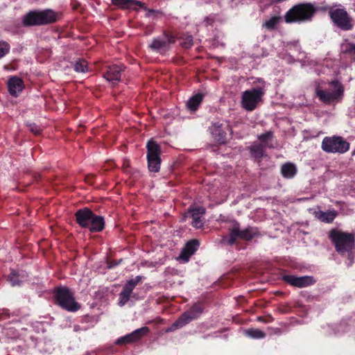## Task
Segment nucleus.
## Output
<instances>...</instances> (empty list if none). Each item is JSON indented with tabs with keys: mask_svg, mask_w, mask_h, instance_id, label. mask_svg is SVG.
Returning <instances> with one entry per match:
<instances>
[{
	"mask_svg": "<svg viewBox=\"0 0 355 355\" xmlns=\"http://www.w3.org/2000/svg\"><path fill=\"white\" fill-rule=\"evenodd\" d=\"M55 299L60 306L69 311H76L80 308L71 292L65 287L58 288L56 290Z\"/></svg>",
	"mask_w": 355,
	"mask_h": 355,
	"instance_id": "nucleus-12",
	"label": "nucleus"
},
{
	"mask_svg": "<svg viewBox=\"0 0 355 355\" xmlns=\"http://www.w3.org/2000/svg\"><path fill=\"white\" fill-rule=\"evenodd\" d=\"M203 311L202 307L198 304H194L189 311L184 312L171 327L166 329V332L174 331L197 319Z\"/></svg>",
	"mask_w": 355,
	"mask_h": 355,
	"instance_id": "nucleus-11",
	"label": "nucleus"
},
{
	"mask_svg": "<svg viewBox=\"0 0 355 355\" xmlns=\"http://www.w3.org/2000/svg\"><path fill=\"white\" fill-rule=\"evenodd\" d=\"M175 42L174 37L168 33H164L155 38L150 45V48L159 53H164L170 49V45Z\"/></svg>",
	"mask_w": 355,
	"mask_h": 355,
	"instance_id": "nucleus-14",
	"label": "nucleus"
},
{
	"mask_svg": "<svg viewBox=\"0 0 355 355\" xmlns=\"http://www.w3.org/2000/svg\"><path fill=\"white\" fill-rule=\"evenodd\" d=\"M112 3L122 9L137 10V7L144 8V3L137 0H112Z\"/></svg>",
	"mask_w": 355,
	"mask_h": 355,
	"instance_id": "nucleus-22",
	"label": "nucleus"
},
{
	"mask_svg": "<svg viewBox=\"0 0 355 355\" xmlns=\"http://www.w3.org/2000/svg\"><path fill=\"white\" fill-rule=\"evenodd\" d=\"M149 328L147 327H144L139 329H137L130 334H128L124 336H121L119 338L115 343L117 345H123V344H129L137 342L143 336L146 335L149 332Z\"/></svg>",
	"mask_w": 355,
	"mask_h": 355,
	"instance_id": "nucleus-15",
	"label": "nucleus"
},
{
	"mask_svg": "<svg viewBox=\"0 0 355 355\" xmlns=\"http://www.w3.org/2000/svg\"><path fill=\"white\" fill-rule=\"evenodd\" d=\"M329 13L334 24L341 30L349 31L353 28L352 19L344 8L331 7Z\"/></svg>",
	"mask_w": 355,
	"mask_h": 355,
	"instance_id": "nucleus-7",
	"label": "nucleus"
},
{
	"mask_svg": "<svg viewBox=\"0 0 355 355\" xmlns=\"http://www.w3.org/2000/svg\"><path fill=\"white\" fill-rule=\"evenodd\" d=\"M209 131L216 141L220 144L225 142L226 132L223 128V123L220 121L212 123L211 125L209 127Z\"/></svg>",
	"mask_w": 355,
	"mask_h": 355,
	"instance_id": "nucleus-19",
	"label": "nucleus"
},
{
	"mask_svg": "<svg viewBox=\"0 0 355 355\" xmlns=\"http://www.w3.org/2000/svg\"><path fill=\"white\" fill-rule=\"evenodd\" d=\"M273 137V133L271 131H268L263 134L258 135V139L266 147L272 148L273 146L270 144L268 141Z\"/></svg>",
	"mask_w": 355,
	"mask_h": 355,
	"instance_id": "nucleus-29",
	"label": "nucleus"
},
{
	"mask_svg": "<svg viewBox=\"0 0 355 355\" xmlns=\"http://www.w3.org/2000/svg\"><path fill=\"white\" fill-rule=\"evenodd\" d=\"M329 237L335 245L336 251L340 254L349 252L354 245V236L352 234L343 232L338 230H332L329 233ZM350 262H352L351 253H348Z\"/></svg>",
	"mask_w": 355,
	"mask_h": 355,
	"instance_id": "nucleus-3",
	"label": "nucleus"
},
{
	"mask_svg": "<svg viewBox=\"0 0 355 355\" xmlns=\"http://www.w3.org/2000/svg\"><path fill=\"white\" fill-rule=\"evenodd\" d=\"M263 144H254L250 147L251 155L255 158H261L265 155V148Z\"/></svg>",
	"mask_w": 355,
	"mask_h": 355,
	"instance_id": "nucleus-27",
	"label": "nucleus"
},
{
	"mask_svg": "<svg viewBox=\"0 0 355 355\" xmlns=\"http://www.w3.org/2000/svg\"><path fill=\"white\" fill-rule=\"evenodd\" d=\"M245 335L254 339H261L266 337V334L258 329H249L245 330Z\"/></svg>",
	"mask_w": 355,
	"mask_h": 355,
	"instance_id": "nucleus-28",
	"label": "nucleus"
},
{
	"mask_svg": "<svg viewBox=\"0 0 355 355\" xmlns=\"http://www.w3.org/2000/svg\"><path fill=\"white\" fill-rule=\"evenodd\" d=\"M341 51L345 53H355V44L348 42H345L341 44Z\"/></svg>",
	"mask_w": 355,
	"mask_h": 355,
	"instance_id": "nucleus-33",
	"label": "nucleus"
},
{
	"mask_svg": "<svg viewBox=\"0 0 355 355\" xmlns=\"http://www.w3.org/2000/svg\"><path fill=\"white\" fill-rule=\"evenodd\" d=\"M315 218L322 222L327 223H331L338 215V212L336 210H328L327 211H323L321 210L315 211L314 212Z\"/></svg>",
	"mask_w": 355,
	"mask_h": 355,
	"instance_id": "nucleus-24",
	"label": "nucleus"
},
{
	"mask_svg": "<svg viewBox=\"0 0 355 355\" xmlns=\"http://www.w3.org/2000/svg\"><path fill=\"white\" fill-rule=\"evenodd\" d=\"M141 8L146 11V17L156 18L158 17L159 15L162 14V12L159 10L149 9L145 5H144V8Z\"/></svg>",
	"mask_w": 355,
	"mask_h": 355,
	"instance_id": "nucleus-35",
	"label": "nucleus"
},
{
	"mask_svg": "<svg viewBox=\"0 0 355 355\" xmlns=\"http://www.w3.org/2000/svg\"><path fill=\"white\" fill-rule=\"evenodd\" d=\"M305 65L304 62H302V66L304 67Z\"/></svg>",
	"mask_w": 355,
	"mask_h": 355,
	"instance_id": "nucleus-38",
	"label": "nucleus"
},
{
	"mask_svg": "<svg viewBox=\"0 0 355 355\" xmlns=\"http://www.w3.org/2000/svg\"><path fill=\"white\" fill-rule=\"evenodd\" d=\"M148 166L150 172L157 173L160 169L161 148L159 145L153 139H150L146 144Z\"/></svg>",
	"mask_w": 355,
	"mask_h": 355,
	"instance_id": "nucleus-10",
	"label": "nucleus"
},
{
	"mask_svg": "<svg viewBox=\"0 0 355 355\" xmlns=\"http://www.w3.org/2000/svg\"><path fill=\"white\" fill-rule=\"evenodd\" d=\"M142 276L138 275L126 282L119 295L118 305L123 306L131 300H137L138 295L133 293V290L141 282Z\"/></svg>",
	"mask_w": 355,
	"mask_h": 355,
	"instance_id": "nucleus-9",
	"label": "nucleus"
},
{
	"mask_svg": "<svg viewBox=\"0 0 355 355\" xmlns=\"http://www.w3.org/2000/svg\"><path fill=\"white\" fill-rule=\"evenodd\" d=\"M282 279L290 285L298 288H304L313 284L314 279L311 276L297 277L293 275H285Z\"/></svg>",
	"mask_w": 355,
	"mask_h": 355,
	"instance_id": "nucleus-16",
	"label": "nucleus"
},
{
	"mask_svg": "<svg viewBox=\"0 0 355 355\" xmlns=\"http://www.w3.org/2000/svg\"><path fill=\"white\" fill-rule=\"evenodd\" d=\"M29 130L35 135H38L41 132V128L35 123L28 124Z\"/></svg>",
	"mask_w": 355,
	"mask_h": 355,
	"instance_id": "nucleus-36",
	"label": "nucleus"
},
{
	"mask_svg": "<svg viewBox=\"0 0 355 355\" xmlns=\"http://www.w3.org/2000/svg\"><path fill=\"white\" fill-rule=\"evenodd\" d=\"M294 46H295V48H298V46H297V44H295Z\"/></svg>",
	"mask_w": 355,
	"mask_h": 355,
	"instance_id": "nucleus-39",
	"label": "nucleus"
},
{
	"mask_svg": "<svg viewBox=\"0 0 355 355\" xmlns=\"http://www.w3.org/2000/svg\"><path fill=\"white\" fill-rule=\"evenodd\" d=\"M8 87L10 94L17 96L24 89V83L21 78L13 76L8 80Z\"/></svg>",
	"mask_w": 355,
	"mask_h": 355,
	"instance_id": "nucleus-20",
	"label": "nucleus"
},
{
	"mask_svg": "<svg viewBox=\"0 0 355 355\" xmlns=\"http://www.w3.org/2000/svg\"><path fill=\"white\" fill-rule=\"evenodd\" d=\"M315 94L321 101L329 103L341 98L343 94V88L338 81H333L329 83L328 89H324L320 83H318L315 87Z\"/></svg>",
	"mask_w": 355,
	"mask_h": 355,
	"instance_id": "nucleus-5",
	"label": "nucleus"
},
{
	"mask_svg": "<svg viewBox=\"0 0 355 355\" xmlns=\"http://www.w3.org/2000/svg\"><path fill=\"white\" fill-rule=\"evenodd\" d=\"M282 58L289 64L293 63L295 62L293 56L290 54H284L282 56Z\"/></svg>",
	"mask_w": 355,
	"mask_h": 355,
	"instance_id": "nucleus-37",
	"label": "nucleus"
},
{
	"mask_svg": "<svg viewBox=\"0 0 355 355\" xmlns=\"http://www.w3.org/2000/svg\"><path fill=\"white\" fill-rule=\"evenodd\" d=\"M74 70L76 72L85 73L87 71V64L85 60H79L74 64Z\"/></svg>",
	"mask_w": 355,
	"mask_h": 355,
	"instance_id": "nucleus-31",
	"label": "nucleus"
},
{
	"mask_svg": "<svg viewBox=\"0 0 355 355\" xmlns=\"http://www.w3.org/2000/svg\"><path fill=\"white\" fill-rule=\"evenodd\" d=\"M28 275L24 270H12L8 276V281L12 286H20V284L26 280Z\"/></svg>",
	"mask_w": 355,
	"mask_h": 355,
	"instance_id": "nucleus-23",
	"label": "nucleus"
},
{
	"mask_svg": "<svg viewBox=\"0 0 355 355\" xmlns=\"http://www.w3.org/2000/svg\"><path fill=\"white\" fill-rule=\"evenodd\" d=\"M10 44L4 41L0 42V59L5 56L10 51Z\"/></svg>",
	"mask_w": 355,
	"mask_h": 355,
	"instance_id": "nucleus-34",
	"label": "nucleus"
},
{
	"mask_svg": "<svg viewBox=\"0 0 355 355\" xmlns=\"http://www.w3.org/2000/svg\"><path fill=\"white\" fill-rule=\"evenodd\" d=\"M317 11L316 6L311 3H299L289 9L285 16L286 23H304L311 21Z\"/></svg>",
	"mask_w": 355,
	"mask_h": 355,
	"instance_id": "nucleus-1",
	"label": "nucleus"
},
{
	"mask_svg": "<svg viewBox=\"0 0 355 355\" xmlns=\"http://www.w3.org/2000/svg\"><path fill=\"white\" fill-rule=\"evenodd\" d=\"M203 98V95L197 94L191 96L187 102V107L191 112L196 111L199 107Z\"/></svg>",
	"mask_w": 355,
	"mask_h": 355,
	"instance_id": "nucleus-26",
	"label": "nucleus"
},
{
	"mask_svg": "<svg viewBox=\"0 0 355 355\" xmlns=\"http://www.w3.org/2000/svg\"><path fill=\"white\" fill-rule=\"evenodd\" d=\"M256 234L257 231L254 228L248 227L243 230H241L237 226H235L232 230H231L228 236L223 237V241L227 242L229 245H232L238 239L250 240Z\"/></svg>",
	"mask_w": 355,
	"mask_h": 355,
	"instance_id": "nucleus-13",
	"label": "nucleus"
},
{
	"mask_svg": "<svg viewBox=\"0 0 355 355\" xmlns=\"http://www.w3.org/2000/svg\"><path fill=\"white\" fill-rule=\"evenodd\" d=\"M205 213V209L202 207H196L189 209V215L192 220L191 224L196 228H200L204 225L203 216Z\"/></svg>",
	"mask_w": 355,
	"mask_h": 355,
	"instance_id": "nucleus-18",
	"label": "nucleus"
},
{
	"mask_svg": "<svg viewBox=\"0 0 355 355\" xmlns=\"http://www.w3.org/2000/svg\"><path fill=\"white\" fill-rule=\"evenodd\" d=\"M124 67L118 64H112L107 67L106 72L103 74V77L112 85L116 84L121 80V72Z\"/></svg>",
	"mask_w": 355,
	"mask_h": 355,
	"instance_id": "nucleus-17",
	"label": "nucleus"
},
{
	"mask_svg": "<svg viewBox=\"0 0 355 355\" xmlns=\"http://www.w3.org/2000/svg\"><path fill=\"white\" fill-rule=\"evenodd\" d=\"M265 94L263 87L258 86L242 93L241 104L246 111L251 112L256 109Z\"/></svg>",
	"mask_w": 355,
	"mask_h": 355,
	"instance_id": "nucleus-6",
	"label": "nucleus"
},
{
	"mask_svg": "<svg viewBox=\"0 0 355 355\" xmlns=\"http://www.w3.org/2000/svg\"><path fill=\"white\" fill-rule=\"evenodd\" d=\"M297 168L293 163L288 162L282 165L281 168V173L284 178L291 179L295 177L297 173Z\"/></svg>",
	"mask_w": 355,
	"mask_h": 355,
	"instance_id": "nucleus-25",
	"label": "nucleus"
},
{
	"mask_svg": "<svg viewBox=\"0 0 355 355\" xmlns=\"http://www.w3.org/2000/svg\"><path fill=\"white\" fill-rule=\"evenodd\" d=\"M76 218L80 226L87 228L91 232H100L104 228V218L94 214L89 209L85 208L77 211Z\"/></svg>",
	"mask_w": 355,
	"mask_h": 355,
	"instance_id": "nucleus-2",
	"label": "nucleus"
},
{
	"mask_svg": "<svg viewBox=\"0 0 355 355\" xmlns=\"http://www.w3.org/2000/svg\"><path fill=\"white\" fill-rule=\"evenodd\" d=\"M322 149L329 153H345L349 149V144L342 137H326L322 142Z\"/></svg>",
	"mask_w": 355,
	"mask_h": 355,
	"instance_id": "nucleus-8",
	"label": "nucleus"
},
{
	"mask_svg": "<svg viewBox=\"0 0 355 355\" xmlns=\"http://www.w3.org/2000/svg\"><path fill=\"white\" fill-rule=\"evenodd\" d=\"M199 245L200 243L197 240H191L189 241L182 249L180 258L185 262H187L190 257L198 250Z\"/></svg>",
	"mask_w": 355,
	"mask_h": 355,
	"instance_id": "nucleus-21",
	"label": "nucleus"
},
{
	"mask_svg": "<svg viewBox=\"0 0 355 355\" xmlns=\"http://www.w3.org/2000/svg\"><path fill=\"white\" fill-rule=\"evenodd\" d=\"M180 44L186 49L190 48L193 45V37L189 35H184L180 38Z\"/></svg>",
	"mask_w": 355,
	"mask_h": 355,
	"instance_id": "nucleus-32",
	"label": "nucleus"
},
{
	"mask_svg": "<svg viewBox=\"0 0 355 355\" xmlns=\"http://www.w3.org/2000/svg\"><path fill=\"white\" fill-rule=\"evenodd\" d=\"M58 18L57 13L52 10L47 9L41 11H30L23 18L25 26H37L53 23Z\"/></svg>",
	"mask_w": 355,
	"mask_h": 355,
	"instance_id": "nucleus-4",
	"label": "nucleus"
},
{
	"mask_svg": "<svg viewBox=\"0 0 355 355\" xmlns=\"http://www.w3.org/2000/svg\"><path fill=\"white\" fill-rule=\"evenodd\" d=\"M280 17L273 16L270 19L266 20V21L263 24V26L266 27L267 29L273 30L277 27V24L280 22Z\"/></svg>",
	"mask_w": 355,
	"mask_h": 355,
	"instance_id": "nucleus-30",
	"label": "nucleus"
}]
</instances>
